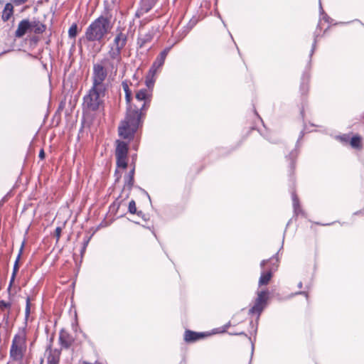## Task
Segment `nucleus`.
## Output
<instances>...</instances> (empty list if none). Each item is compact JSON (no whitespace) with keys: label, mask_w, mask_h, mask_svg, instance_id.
Wrapping results in <instances>:
<instances>
[{"label":"nucleus","mask_w":364,"mask_h":364,"mask_svg":"<svg viewBox=\"0 0 364 364\" xmlns=\"http://www.w3.org/2000/svg\"><path fill=\"white\" fill-rule=\"evenodd\" d=\"M152 92L150 90L143 88L136 93V100L141 103V105H131L127 108L125 119L119 127V134L124 139L132 137L139 127L141 124V117L150 105Z\"/></svg>","instance_id":"obj_1"},{"label":"nucleus","mask_w":364,"mask_h":364,"mask_svg":"<svg viewBox=\"0 0 364 364\" xmlns=\"http://www.w3.org/2000/svg\"><path fill=\"white\" fill-rule=\"evenodd\" d=\"M109 78L94 72L92 74V85L87 95L83 98V105L89 110L95 111L103 105L104 98L108 90Z\"/></svg>","instance_id":"obj_2"},{"label":"nucleus","mask_w":364,"mask_h":364,"mask_svg":"<svg viewBox=\"0 0 364 364\" xmlns=\"http://www.w3.org/2000/svg\"><path fill=\"white\" fill-rule=\"evenodd\" d=\"M121 52V49L112 46L106 57L93 64L92 72L109 79L116 76L122 61Z\"/></svg>","instance_id":"obj_3"},{"label":"nucleus","mask_w":364,"mask_h":364,"mask_svg":"<svg viewBox=\"0 0 364 364\" xmlns=\"http://www.w3.org/2000/svg\"><path fill=\"white\" fill-rule=\"evenodd\" d=\"M111 28L110 21L101 16L87 28L85 38L88 41H100L109 33Z\"/></svg>","instance_id":"obj_4"},{"label":"nucleus","mask_w":364,"mask_h":364,"mask_svg":"<svg viewBox=\"0 0 364 364\" xmlns=\"http://www.w3.org/2000/svg\"><path fill=\"white\" fill-rule=\"evenodd\" d=\"M26 340L25 328L20 329L14 336L9 350V357L12 361L23 364V360L27 350Z\"/></svg>","instance_id":"obj_5"},{"label":"nucleus","mask_w":364,"mask_h":364,"mask_svg":"<svg viewBox=\"0 0 364 364\" xmlns=\"http://www.w3.org/2000/svg\"><path fill=\"white\" fill-rule=\"evenodd\" d=\"M268 299V291H261L257 293V297L255 299V304L249 310L250 314H257L259 315L266 306Z\"/></svg>","instance_id":"obj_6"},{"label":"nucleus","mask_w":364,"mask_h":364,"mask_svg":"<svg viewBox=\"0 0 364 364\" xmlns=\"http://www.w3.org/2000/svg\"><path fill=\"white\" fill-rule=\"evenodd\" d=\"M52 340L47 346L45 356L47 364H59L61 351L59 349L52 348Z\"/></svg>","instance_id":"obj_7"},{"label":"nucleus","mask_w":364,"mask_h":364,"mask_svg":"<svg viewBox=\"0 0 364 364\" xmlns=\"http://www.w3.org/2000/svg\"><path fill=\"white\" fill-rule=\"evenodd\" d=\"M169 50L170 48H166L157 56L156 59L149 70L150 75L154 76L157 70L164 65Z\"/></svg>","instance_id":"obj_8"},{"label":"nucleus","mask_w":364,"mask_h":364,"mask_svg":"<svg viewBox=\"0 0 364 364\" xmlns=\"http://www.w3.org/2000/svg\"><path fill=\"white\" fill-rule=\"evenodd\" d=\"M31 23L28 20L21 21L15 32V36L17 38L23 36L27 32H30Z\"/></svg>","instance_id":"obj_9"},{"label":"nucleus","mask_w":364,"mask_h":364,"mask_svg":"<svg viewBox=\"0 0 364 364\" xmlns=\"http://www.w3.org/2000/svg\"><path fill=\"white\" fill-rule=\"evenodd\" d=\"M59 340L63 348H68L74 341L73 338L65 330L60 332Z\"/></svg>","instance_id":"obj_10"},{"label":"nucleus","mask_w":364,"mask_h":364,"mask_svg":"<svg viewBox=\"0 0 364 364\" xmlns=\"http://www.w3.org/2000/svg\"><path fill=\"white\" fill-rule=\"evenodd\" d=\"M127 35L120 32L114 38L112 47L122 50L127 43Z\"/></svg>","instance_id":"obj_11"},{"label":"nucleus","mask_w":364,"mask_h":364,"mask_svg":"<svg viewBox=\"0 0 364 364\" xmlns=\"http://www.w3.org/2000/svg\"><path fill=\"white\" fill-rule=\"evenodd\" d=\"M30 32H33L37 34L42 33L46 30V26L40 21H30Z\"/></svg>","instance_id":"obj_12"},{"label":"nucleus","mask_w":364,"mask_h":364,"mask_svg":"<svg viewBox=\"0 0 364 364\" xmlns=\"http://www.w3.org/2000/svg\"><path fill=\"white\" fill-rule=\"evenodd\" d=\"M128 154L127 144L124 141H118L116 148L115 156H127Z\"/></svg>","instance_id":"obj_13"},{"label":"nucleus","mask_w":364,"mask_h":364,"mask_svg":"<svg viewBox=\"0 0 364 364\" xmlns=\"http://www.w3.org/2000/svg\"><path fill=\"white\" fill-rule=\"evenodd\" d=\"M156 0H141L139 12L141 14L147 13L154 6Z\"/></svg>","instance_id":"obj_14"},{"label":"nucleus","mask_w":364,"mask_h":364,"mask_svg":"<svg viewBox=\"0 0 364 364\" xmlns=\"http://www.w3.org/2000/svg\"><path fill=\"white\" fill-rule=\"evenodd\" d=\"M203 336L201 334H199L198 333H196L194 331H186L185 335H184V339L186 342H193L196 341L200 338H202Z\"/></svg>","instance_id":"obj_15"},{"label":"nucleus","mask_w":364,"mask_h":364,"mask_svg":"<svg viewBox=\"0 0 364 364\" xmlns=\"http://www.w3.org/2000/svg\"><path fill=\"white\" fill-rule=\"evenodd\" d=\"M152 35L149 33L141 34L138 38L137 44L140 48L144 47L147 43H149L152 40Z\"/></svg>","instance_id":"obj_16"},{"label":"nucleus","mask_w":364,"mask_h":364,"mask_svg":"<svg viewBox=\"0 0 364 364\" xmlns=\"http://www.w3.org/2000/svg\"><path fill=\"white\" fill-rule=\"evenodd\" d=\"M272 276V270H269L266 272H262L261 274L260 278L259 279V285H267L270 281Z\"/></svg>","instance_id":"obj_17"},{"label":"nucleus","mask_w":364,"mask_h":364,"mask_svg":"<svg viewBox=\"0 0 364 364\" xmlns=\"http://www.w3.org/2000/svg\"><path fill=\"white\" fill-rule=\"evenodd\" d=\"M13 6L11 4L8 3L5 5L4 9L2 13V19L4 21H8L13 14Z\"/></svg>","instance_id":"obj_18"},{"label":"nucleus","mask_w":364,"mask_h":364,"mask_svg":"<svg viewBox=\"0 0 364 364\" xmlns=\"http://www.w3.org/2000/svg\"><path fill=\"white\" fill-rule=\"evenodd\" d=\"M122 88L125 92V100L127 104H130L132 100V91L129 89L128 82L127 81H123L122 82Z\"/></svg>","instance_id":"obj_19"},{"label":"nucleus","mask_w":364,"mask_h":364,"mask_svg":"<svg viewBox=\"0 0 364 364\" xmlns=\"http://www.w3.org/2000/svg\"><path fill=\"white\" fill-rule=\"evenodd\" d=\"M350 144L355 149H360L362 147L361 137L359 136H354L351 138Z\"/></svg>","instance_id":"obj_20"},{"label":"nucleus","mask_w":364,"mask_h":364,"mask_svg":"<svg viewBox=\"0 0 364 364\" xmlns=\"http://www.w3.org/2000/svg\"><path fill=\"white\" fill-rule=\"evenodd\" d=\"M117 166L119 168H126L127 166V156H116Z\"/></svg>","instance_id":"obj_21"},{"label":"nucleus","mask_w":364,"mask_h":364,"mask_svg":"<svg viewBox=\"0 0 364 364\" xmlns=\"http://www.w3.org/2000/svg\"><path fill=\"white\" fill-rule=\"evenodd\" d=\"M134 168H132V170L130 171L128 176H127V181L126 185L128 186L129 189L132 188L133 184H134Z\"/></svg>","instance_id":"obj_22"},{"label":"nucleus","mask_w":364,"mask_h":364,"mask_svg":"<svg viewBox=\"0 0 364 364\" xmlns=\"http://www.w3.org/2000/svg\"><path fill=\"white\" fill-rule=\"evenodd\" d=\"M129 212L132 214H137L139 216L142 215L141 211L137 212L136 203L134 200H132L129 203Z\"/></svg>","instance_id":"obj_23"},{"label":"nucleus","mask_w":364,"mask_h":364,"mask_svg":"<svg viewBox=\"0 0 364 364\" xmlns=\"http://www.w3.org/2000/svg\"><path fill=\"white\" fill-rule=\"evenodd\" d=\"M77 33V26L73 23L68 30V36L70 38H75Z\"/></svg>","instance_id":"obj_24"},{"label":"nucleus","mask_w":364,"mask_h":364,"mask_svg":"<svg viewBox=\"0 0 364 364\" xmlns=\"http://www.w3.org/2000/svg\"><path fill=\"white\" fill-rule=\"evenodd\" d=\"M154 77V76L150 75L149 73H148L146 77V85L147 86L146 89L151 90L152 87H154V84L155 82Z\"/></svg>","instance_id":"obj_25"},{"label":"nucleus","mask_w":364,"mask_h":364,"mask_svg":"<svg viewBox=\"0 0 364 364\" xmlns=\"http://www.w3.org/2000/svg\"><path fill=\"white\" fill-rule=\"evenodd\" d=\"M19 258H20V254L18 255V257L15 262V264L14 265V269H13V274H12V276H11V282H10V285H11V283L14 282V278L16 277V273L18 272V260H19ZM11 286H9L10 287Z\"/></svg>","instance_id":"obj_26"},{"label":"nucleus","mask_w":364,"mask_h":364,"mask_svg":"<svg viewBox=\"0 0 364 364\" xmlns=\"http://www.w3.org/2000/svg\"><path fill=\"white\" fill-rule=\"evenodd\" d=\"M62 228L60 227H57L55 230V236L56 237L57 241L59 240L61 235Z\"/></svg>","instance_id":"obj_27"},{"label":"nucleus","mask_w":364,"mask_h":364,"mask_svg":"<svg viewBox=\"0 0 364 364\" xmlns=\"http://www.w3.org/2000/svg\"><path fill=\"white\" fill-rule=\"evenodd\" d=\"M11 307V303L9 302H6L4 301H0V308L1 309H9Z\"/></svg>","instance_id":"obj_28"},{"label":"nucleus","mask_w":364,"mask_h":364,"mask_svg":"<svg viewBox=\"0 0 364 364\" xmlns=\"http://www.w3.org/2000/svg\"><path fill=\"white\" fill-rule=\"evenodd\" d=\"M30 314V298L26 299V314L28 316Z\"/></svg>","instance_id":"obj_29"},{"label":"nucleus","mask_w":364,"mask_h":364,"mask_svg":"<svg viewBox=\"0 0 364 364\" xmlns=\"http://www.w3.org/2000/svg\"><path fill=\"white\" fill-rule=\"evenodd\" d=\"M13 1L17 5L24 4L26 1H27V0H13Z\"/></svg>","instance_id":"obj_30"},{"label":"nucleus","mask_w":364,"mask_h":364,"mask_svg":"<svg viewBox=\"0 0 364 364\" xmlns=\"http://www.w3.org/2000/svg\"><path fill=\"white\" fill-rule=\"evenodd\" d=\"M293 201H294V208H296V206L298 205V199L296 196H293Z\"/></svg>","instance_id":"obj_31"},{"label":"nucleus","mask_w":364,"mask_h":364,"mask_svg":"<svg viewBox=\"0 0 364 364\" xmlns=\"http://www.w3.org/2000/svg\"><path fill=\"white\" fill-rule=\"evenodd\" d=\"M39 157L43 159H44L45 157V152L43 149L41 150L40 153H39Z\"/></svg>","instance_id":"obj_32"},{"label":"nucleus","mask_w":364,"mask_h":364,"mask_svg":"<svg viewBox=\"0 0 364 364\" xmlns=\"http://www.w3.org/2000/svg\"><path fill=\"white\" fill-rule=\"evenodd\" d=\"M267 262H268L267 260H262L261 264H260L261 267L263 268L264 267V265L267 264Z\"/></svg>","instance_id":"obj_33"},{"label":"nucleus","mask_w":364,"mask_h":364,"mask_svg":"<svg viewBox=\"0 0 364 364\" xmlns=\"http://www.w3.org/2000/svg\"><path fill=\"white\" fill-rule=\"evenodd\" d=\"M298 287L299 288H301L302 287V282H300L299 284H298Z\"/></svg>","instance_id":"obj_34"},{"label":"nucleus","mask_w":364,"mask_h":364,"mask_svg":"<svg viewBox=\"0 0 364 364\" xmlns=\"http://www.w3.org/2000/svg\"><path fill=\"white\" fill-rule=\"evenodd\" d=\"M7 364H11V362L8 363Z\"/></svg>","instance_id":"obj_35"}]
</instances>
